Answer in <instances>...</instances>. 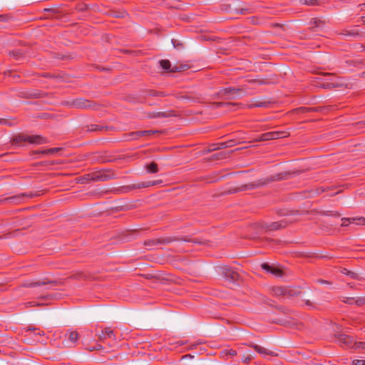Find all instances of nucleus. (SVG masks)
Segmentation results:
<instances>
[{"label": "nucleus", "mask_w": 365, "mask_h": 365, "mask_svg": "<svg viewBox=\"0 0 365 365\" xmlns=\"http://www.w3.org/2000/svg\"><path fill=\"white\" fill-rule=\"evenodd\" d=\"M245 345L254 349L258 354L263 355V356H277V354L274 353V351H269L268 349H265L264 347H262L261 346L255 344L252 342H250L248 344H245Z\"/></svg>", "instance_id": "13"}, {"label": "nucleus", "mask_w": 365, "mask_h": 365, "mask_svg": "<svg viewBox=\"0 0 365 365\" xmlns=\"http://www.w3.org/2000/svg\"><path fill=\"white\" fill-rule=\"evenodd\" d=\"M269 104H270V102L267 101H256L255 103L248 104L247 106L248 108H257V107L266 108V107H268Z\"/></svg>", "instance_id": "25"}, {"label": "nucleus", "mask_w": 365, "mask_h": 365, "mask_svg": "<svg viewBox=\"0 0 365 365\" xmlns=\"http://www.w3.org/2000/svg\"><path fill=\"white\" fill-rule=\"evenodd\" d=\"M146 170L150 173H157L158 172V165L156 163L152 162L145 167Z\"/></svg>", "instance_id": "31"}, {"label": "nucleus", "mask_w": 365, "mask_h": 365, "mask_svg": "<svg viewBox=\"0 0 365 365\" xmlns=\"http://www.w3.org/2000/svg\"><path fill=\"white\" fill-rule=\"evenodd\" d=\"M309 112H322L325 110H328V108L327 107H309Z\"/></svg>", "instance_id": "42"}, {"label": "nucleus", "mask_w": 365, "mask_h": 365, "mask_svg": "<svg viewBox=\"0 0 365 365\" xmlns=\"http://www.w3.org/2000/svg\"><path fill=\"white\" fill-rule=\"evenodd\" d=\"M221 274L231 282H238L240 279V274L229 266H223L220 268Z\"/></svg>", "instance_id": "8"}, {"label": "nucleus", "mask_w": 365, "mask_h": 365, "mask_svg": "<svg viewBox=\"0 0 365 365\" xmlns=\"http://www.w3.org/2000/svg\"><path fill=\"white\" fill-rule=\"evenodd\" d=\"M61 283L59 281L56 280H49L48 279H43L42 280H39L38 282H33L29 283H24L22 287H34L38 286H43L46 284H52L54 286L60 285Z\"/></svg>", "instance_id": "12"}, {"label": "nucleus", "mask_w": 365, "mask_h": 365, "mask_svg": "<svg viewBox=\"0 0 365 365\" xmlns=\"http://www.w3.org/2000/svg\"><path fill=\"white\" fill-rule=\"evenodd\" d=\"M171 94H170V93H167L163 92V91H158V96L165 97V96H169Z\"/></svg>", "instance_id": "59"}, {"label": "nucleus", "mask_w": 365, "mask_h": 365, "mask_svg": "<svg viewBox=\"0 0 365 365\" xmlns=\"http://www.w3.org/2000/svg\"><path fill=\"white\" fill-rule=\"evenodd\" d=\"M34 196H35V195H34L32 193H21V194L16 195H14L11 197H5L4 199H1V200H0V202L1 203L8 202V203L17 205V204L21 203L25 197L31 198Z\"/></svg>", "instance_id": "9"}, {"label": "nucleus", "mask_w": 365, "mask_h": 365, "mask_svg": "<svg viewBox=\"0 0 365 365\" xmlns=\"http://www.w3.org/2000/svg\"><path fill=\"white\" fill-rule=\"evenodd\" d=\"M250 82L257 83L258 84H261V85L268 83V81L265 79H252V80H250Z\"/></svg>", "instance_id": "50"}, {"label": "nucleus", "mask_w": 365, "mask_h": 365, "mask_svg": "<svg viewBox=\"0 0 365 365\" xmlns=\"http://www.w3.org/2000/svg\"><path fill=\"white\" fill-rule=\"evenodd\" d=\"M172 116H178V114L174 110H168L164 112L152 113L149 114V117L152 118H169Z\"/></svg>", "instance_id": "16"}, {"label": "nucleus", "mask_w": 365, "mask_h": 365, "mask_svg": "<svg viewBox=\"0 0 365 365\" xmlns=\"http://www.w3.org/2000/svg\"><path fill=\"white\" fill-rule=\"evenodd\" d=\"M190 68V66L187 64H178L175 65L172 67L170 69V72L175 73V72H180L187 70Z\"/></svg>", "instance_id": "28"}, {"label": "nucleus", "mask_w": 365, "mask_h": 365, "mask_svg": "<svg viewBox=\"0 0 365 365\" xmlns=\"http://www.w3.org/2000/svg\"><path fill=\"white\" fill-rule=\"evenodd\" d=\"M341 272L342 274H346V275L350 277V278H351V279H359V275H358L357 273H355L354 272L348 270L346 268L341 269Z\"/></svg>", "instance_id": "32"}, {"label": "nucleus", "mask_w": 365, "mask_h": 365, "mask_svg": "<svg viewBox=\"0 0 365 365\" xmlns=\"http://www.w3.org/2000/svg\"><path fill=\"white\" fill-rule=\"evenodd\" d=\"M70 278L76 280H90L92 279V277L90 274L84 272H77L71 275Z\"/></svg>", "instance_id": "20"}, {"label": "nucleus", "mask_w": 365, "mask_h": 365, "mask_svg": "<svg viewBox=\"0 0 365 365\" xmlns=\"http://www.w3.org/2000/svg\"><path fill=\"white\" fill-rule=\"evenodd\" d=\"M342 227H346L349 224L365 225L364 217H344L341 219Z\"/></svg>", "instance_id": "14"}, {"label": "nucleus", "mask_w": 365, "mask_h": 365, "mask_svg": "<svg viewBox=\"0 0 365 365\" xmlns=\"http://www.w3.org/2000/svg\"><path fill=\"white\" fill-rule=\"evenodd\" d=\"M285 296L288 297H296L301 293V291L299 287H285Z\"/></svg>", "instance_id": "23"}, {"label": "nucleus", "mask_w": 365, "mask_h": 365, "mask_svg": "<svg viewBox=\"0 0 365 365\" xmlns=\"http://www.w3.org/2000/svg\"><path fill=\"white\" fill-rule=\"evenodd\" d=\"M317 282L324 284H331V282L324 279H318Z\"/></svg>", "instance_id": "62"}, {"label": "nucleus", "mask_w": 365, "mask_h": 365, "mask_svg": "<svg viewBox=\"0 0 365 365\" xmlns=\"http://www.w3.org/2000/svg\"><path fill=\"white\" fill-rule=\"evenodd\" d=\"M261 267L264 270H265L268 272H270L275 276H282V271L278 267L271 266L267 263L262 264Z\"/></svg>", "instance_id": "17"}, {"label": "nucleus", "mask_w": 365, "mask_h": 365, "mask_svg": "<svg viewBox=\"0 0 365 365\" xmlns=\"http://www.w3.org/2000/svg\"><path fill=\"white\" fill-rule=\"evenodd\" d=\"M326 215H332L336 217H339L340 216V214L337 212H332V211H327L325 212Z\"/></svg>", "instance_id": "52"}, {"label": "nucleus", "mask_w": 365, "mask_h": 365, "mask_svg": "<svg viewBox=\"0 0 365 365\" xmlns=\"http://www.w3.org/2000/svg\"><path fill=\"white\" fill-rule=\"evenodd\" d=\"M91 161L93 163L98 162V163H103L107 162L108 160L103 155L93 154V156L92 157Z\"/></svg>", "instance_id": "34"}, {"label": "nucleus", "mask_w": 365, "mask_h": 365, "mask_svg": "<svg viewBox=\"0 0 365 365\" xmlns=\"http://www.w3.org/2000/svg\"><path fill=\"white\" fill-rule=\"evenodd\" d=\"M125 140H136L141 138L140 131L130 132L123 135Z\"/></svg>", "instance_id": "24"}, {"label": "nucleus", "mask_w": 365, "mask_h": 365, "mask_svg": "<svg viewBox=\"0 0 365 365\" xmlns=\"http://www.w3.org/2000/svg\"><path fill=\"white\" fill-rule=\"evenodd\" d=\"M21 96L27 98H38L42 97V94L40 91L26 92L22 93V95Z\"/></svg>", "instance_id": "29"}, {"label": "nucleus", "mask_w": 365, "mask_h": 365, "mask_svg": "<svg viewBox=\"0 0 365 365\" xmlns=\"http://www.w3.org/2000/svg\"><path fill=\"white\" fill-rule=\"evenodd\" d=\"M354 304L357 306L365 305V297H359L355 298Z\"/></svg>", "instance_id": "40"}, {"label": "nucleus", "mask_w": 365, "mask_h": 365, "mask_svg": "<svg viewBox=\"0 0 365 365\" xmlns=\"http://www.w3.org/2000/svg\"><path fill=\"white\" fill-rule=\"evenodd\" d=\"M35 334L39 335V336H43L45 334L43 331L40 330L38 328V330H36V331H34Z\"/></svg>", "instance_id": "63"}, {"label": "nucleus", "mask_w": 365, "mask_h": 365, "mask_svg": "<svg viewBox=\"0 0 365 365\" xmlns=\"http://www.w3.org/2000/svg\"><path fill=\"white\" fill-rule=\"evenodd\" d=\"M162 182H163V181L161 180L147 181V182H140L138 183H133V184L129 185L125 187V189L128 191L133 190H139V189L149 187L150 186H155V185H159Z\"/></svg>", "instance_id": "10"}, {"label": "nucleus", "mask_w": 365, "mask_h": 365, "mask_svg": "<svg viewBox=\"0 0 365 365\" xmlns=\"http://www.w3.org/2000/svg\"><path fill=\"white\" fill-rule=\"evenodd\" d=\"M66 105L70 107L75 108L76 109H97L98 105L91 101H88L86 99L79 98L73 100L70 103H67Z\"/></svg>", "instance_id": "4"}, {"label": "nucleus", "mask_w": 365, "mask_h": 365, "mask_svg": "<svg viewBox=\"0 0 365 365\" xmlns=\"http://www.w3.org/2000/svg\"><path fill=\"white\" fill-rule=\"evenodd\" d=\"M8 19H9L8 15H5V14L0 15V21H6L8 20Z\"/></svg>", "instance_id": "60"}, {"label": "nucleus", "mask_w": 365, "mask_h": 365, "mask_svg": "<svg viewBox=\"0 0 365 365\" xmlns=\"http://www.w3.org/2000/svg\"><path fill=\"white\" fill-rule=\"evenodd\" d=\"M356 349H365V342H359V343H356Z\"/></svg>", "instance_id": "58"}, {"label": "nucleus", "mask_w": 365, "mask_h": 365, "mask_svg": "<svg viewBox=\"0 0 365 365\" xmlns=\"http://www.w3.org/2000/svg\"><path fill=\"white\" fill-rule=\"evenodd\" d=\"M332 189H333V187H326L324 188H320L319 190H318V193L320 194L322 192H327Z\"/></svg>", "instance_id": "57"}, {"label": "nucleus", "mask_w": 365, "mask_h": 365, "mask_svg": "<svg viewBox=\"0 0 365 365\" xmlns=\"http://www.w3.org/2000/svg\"><path fill=\"white\" fill-rule=\"evenodd\" d=\"M225 351L227 355H230V356H236L237 355V351L234 349H230L228 351L226 350Z\"/></svg>", "instance_id": "56"}, {"label": "nucleus", "mask_w": 365, "mask_h": 365, "mask_svg": "<svg viewBox=\"0 0 365 365\" xmlns=\"http://www.w3.org/2000/svg\"><path fill=\"white\" fill-rule=\"evenodd\" d=\"M289 133L285 131H272L262 134L259 137L255 138L254 142L267 141L269 140L279 139L289 136Z\"/></svg>", "instance_id": "5"}, {"label": "nucleus", "mask_w": 365, "mask_h": 365, "mask_svg": "<svg viewBox=\"0 0 365 365\" xmlns=\"http://www.w3.org/2000/svg\"><path fill=\"white\" fill-rule=\"evenodd\" d=\"M62 150L61 148H49L46 149V154H54Z\"/></svg>", "instance_id": "46"}, {"label": "nucleus", "mask_w": 365, "mask_h": 365, "mask_svg": "<svg viewBox=\"0 0 365 365\" xmlns=\"http://www.w3.org/2000/svg\"><path fill=\"white\" fill-rule=\"evenodd\" d=\"M334 337L337 339L341 346L346 349L356 348V342L354 338L344 334H336Z\"/></svg>", "instance_id": "6"}, {"label": "nucleus", "mask_w": 365, "mask_h": 365, "mask_svg": "<svg viewBox=\"0 0 365 365\" xmlns=\"http://www.w3.org/2000/svg\"><path fill=\"white\" fill-rule=\"evenodd\" d=\"M148 96H158V91L155 90H149L148 91Z\"/></svg>", "instance_id": "55"}, {"label": "nucleus", "mask_w": 365, "mask_h": 365, "mask_svg": "<svg viewBox=\"0 0 365 365\" xmlns=\"http://www.w3.org/2000/svg\"><path fill=\"white\" fill-rule=\"evenodd\" d=\"M238 143L235 139L229 140L225 142L218 143L220 149H224L227 148H231L235 145H237Z\"/></svg>", "instance_id": "26"}, {"label": "nucleus", "mask_w": 365, "mask_h": 365, "mask_svg": "<svg viewBox=\"0 0 365 365\" xmlns=\"http://www.w3.org/2000/svg\"><path fill=\"white\" fill-rule=\"evenodd\" d=\"M252 359H253V357L252 355H248L247 356L245 357L242 359V362L244 364H249L252 361Z\"/></svg>", "instance_id": "53"}, {"label": "nucleus", "mask_w": 365, "mask_h": 365, "mask_svg": "<svg viewBox=\"0 0 365 365\" xmlns=\"http://www.w3.org/2000/svg\"><path fill=\"white\" fill-rule=\"evenodd\" d=\"M309 107H299L295 109L297 113H306L309 112Z\"/></svg>", "instance_id": "47"}, {"label": "nucleus", "mask_w": 365, "mask_h": 365, "mask_svg": "<svg viewBox=\"0 0 365 365\" xmlns=\"http://www.w3.org/2000/svg\"><path fill=\"white\" fill-rule=\"evenodd\" d=\"M227 154L225 153H219L213 155V159H222L226 158Z\"/></svg>", "instance_id": "51"}, {"label": "nucleus", "mask_w": 365, "mask_h": 365, "mask_svg": "<svg viewBox=\"0 0 365 365\" xmlns=\"http://www.w3.org/2000/svg\"><path fill=\"white\" fill-rule=\"evenodd\" d=\"M300 2L307 6H317L319 4L318 0H300Z\"/></svg>", "instance_id": "39"}, {"label": "nucleus", "mask_w": 365, "mask_h": 365, "mask_svg": "<svg viewBox=\"0 0 365 365\" xmlns=\"http://www.w3.org/2000/svg\"><path fill=\"white\" fill-rule=\"evenodd\" d=\"M9 54L11 56H14L16 59L19 60L23 56L24 53L21 51V50L19 49L11 51Z\"/></svg>", "instance_id": "37"}, {"label": "nucleus", "mask_w": 365, "mask_h": 365, "mask_svg": "<svg viewBox=\"0 0 365 365\" xmlns=\"http://www.w3.org/2000/svg\"><path fill=\"white\" fill-rule=\"evenodd\" d=\"M326 24V21L323 19L314 18L312 19L309 23V30L315 31L316 29H322Z\"/></svg>", "instance_id": "15"}, {"label": "nucleus", "mask_w": 365, "mask_h": 365, "mask_svg": "<svg viewBox=\"0 0 365 365\" xmlns=\"http://www.w3.org/2000/svg\"><path fill=\"white\" fill-rule=\"evenodd\" d=\"M241 91H242V89L240 88L229 87V88H225L221 89L219 91V95H220V96H230V95L232 96V95L238 94Z\"/></svg>", "instance_id": "19"}, {"label": "nucleus", "mask_w": 365, "mask_h": 365, "mask_svg": "<svg viewBox=\"0 0 365 365\" xmlns=\"http://www.w3.org/2000/svg\"><path fill=\"white\" fill-rule=\"evenodd\" d=\"M36 330H38V328L34 327H32V326H29L28 328L26 330V332H28V331H36Z\"/></svg>", "instance_id": "61"}, {"label": "nucleus", "mask_w": 365, "mask_h": 365, "mask_svg": "<svg viewBox=\"0 0 365 365\" xmlns=\"http://www.w3.org/2000/svg\"><path fill=\"white\" fill-rule=\"evenodd\" d=\"M355 297H343L341 301L348 304H354Z\"/></svg>", "instance_id": "45"}, {"label": "nucleus", "mask_w": 365, "mask_h": 365, "mask_svg": "<svg viewBox=\"0 0 365 365\" xmlns=\"http://www.w3.org/2000/svg\"><path fill=\"white\" fill-rule=\"evenodd\" d=\"M287 226V222L284 220L279 222H274L265 225V228L269 231L277 230L281 228H284Z\"/></svg>", "instance_id": "18"}, {"label": "nucleus", "mask_w": 365, "mask_h": 365, "mask_svg": "<svg viewBox=\"0 0 365 365\" xmlns=\"http://www.w3.org/2000/svg\"><path fill=\"white\" fill-rule=\"evenodd\" d=\"M354 365H365V360L356 359L353 361Z\"/></svg>", "instance_id": "54"}, {"label": "nucleus", "mask_w": 365, "mask_h": 365, "mask_svg": "<svg viewBox=\"0 0 365 365\" xmlns=\"http://www.w3.org/2000/svg\"><path fill=\"white\" fill-rule=\"evenodd\" d=\"M339 84L333 82H328L323 85L324 88H336L339 87Z\"/></svg>", "instance_id": "48"}, {"label": "nucleus", "mask_w": 365, "mask_h": 365, "mask_svg": "<svg viewBox=\"0 0 365 365\" xmlns=\"http://www.w3.org/2000/svg\"><path fill=\"white\" fill-rule=\"evenodd\" d=\"M144 245L148 247H152L154 246L158 245V240L154 239V240H147L144 241Z\"/></svg>", "instance_id": "36"}, {"label": "nucleus", "mask_w": 365, "mask_h": 365, "mask_svg": "<svg viewBox=\"0 0 365 365\" xmlns=\"http://www.w3.org/2000/svg\"><path fill=\"white\" fill-rule=\"evenodd\" d=\"M87 181H107L116 178L115 173L110 169L101 170L85 175Z\"/></svg>", "instance_id": "3"}, {"label": "nucleus", "mask_w": 365, "mask_h": 365, "mask_svg": "<svg viewBox=\"0 0 365 365\" xmlns=\"http://www.w3.org/2000/svg\"><path fill=\"white\" fill-rule=\"evenodd\" d=\"M29 143L31 144H44L47 143L46 138L41 136V135H27L23 134H19L14 136L11 140V143L13 145H24V143Z\"/></svg>", "instance_id": "2"}, {"label": "nucleus", "mask_w": 365, "mask_h": 365, "mask_svg": "<svg viewBox=\"0 0 365 365\" xmlns=\"http://www.w3.org/2000/svg\"><path fill=\"white\" fill-rule=\"evenodd\" d=\"M178 98H185L194 103H200L202 96L200 94H189L185 96H178Z\"/></svg>", "instance_id": "22"}, {"label": "nucleus", "mask_w": 365, "mask_h": 365, "mask_svg": "<svg viewBox=\"0 0 365 365\" xmlns=\"http://www.w3.org/2000/svg\"><path fill=\"white\" fill-rule=\"evenodd\" d=\"M88 128V130L89 131H96V130H101V128L99 127V125H94V124H92V125H88L87 126Z\"/></svg>", "instance_id": "49"}, {"label": "nucleus", "mask_w": 365, "mask_h": 365, "mask_svg": "<svg viewBox=\"0 0 365 365\" xmlns=\"http://www.w3.org/2000/svg\"><path fill=\"white\" fill-rule=\"evenodd\" d=\"M160 131L158 130H142L140 131L141 137L143 136H149L155 133H159Z\"/></svg>", "instance_id": "41"}, {"label": "nucleus", "mask_w": 365, "mask_h": 365, "mask_svg": "<svg viewBox=\"0 0 365 365\" xmlns=\"http://www.w3.org/2000/svg\"><path fill=\"white\" fill-rule=\"evenodd\" d=\"M274 295L275 296H283L285 297V287H274L272 289Z\"/></svg>", "instance_id": "30"}, {"label": "nucleus", "mask_w": 365, "mask_h": 365, "mask_svg": "<svg viewBox=\"0 0 365 365\" xmlns=\"http://www.w3.org/2000/svg\"><path fill=\"white\" fill-rule=\"evenodd\" d=\"M339 34L342 35V36H350V37H354V38L360 36V33L356 29H352V30L344 29Z\"/></svg>", "instance_id": "27"}, {"label": "nucleus", "mask_w": 365, "mask_h": 365, "mask_svg": "<svg viewBox=\"0 0 365 365\" xmlns=\"http://www.w3.org/2000/svg\"><path fill=\"white\" fill-rule=\"evenodd\" d=\"M103 349V346L99 344H96L94 346V349L96 351H100V350H102Z\"/></svg>", "instance_id": "64"}, {"label": "nucleus", "mask_w": 365, "mask_h": 365, "mask_svg": "<svg viewBox=\"0 0 365 365\" xmlns=\"http://www.w3.org/2000/svg\"><path fill=\"white\" fill-rule=\"evenodd\" d=\"M68 340L71 344V346H75L79 339V334L76 331H68L66 334Z\"/></svg>", "instance_id": "21"}, {"label": "nucleus", "mask_w": 365, "mask_h": 365, "mask_svg": "<svg viewBox=\"0 0 365 365\" xmlns=\"http://www.w3.org/2000/svg\"><path fill=\"white\" fill-rule=\"evenodd\" d=\"M159 63L163 69L169 71L170 72L172 67L169 60H161L160 61Z\"/></svg>", "instance_id": "35"}, {"label": "nucleus", "mask_w": 365, "mask_h": 365, "mask_svg": "<svg viewBox=\"0 0 365 365\" xmlns=\"http://www.w3.org/2000/svg\"><path fill=\"white\" fill-rule=\"evenodd\" d=\"M172 43L177 49H182L183 48V44L177 39H172Z\"/></svg>", "instance_id": "43"}, {"label": "nucleus", "mask_w": 365, "mask_h": 365, "mask_svg": "<svg viewBox=\"0 0 365 365\" xmlns=\"http://www.w3.org/2000/svg\"><path fill=\"white\" fill-rule=\"evenodd\" d=\"M220 150V147H219L218 143H213V144H211L208 147L207 150H204L203 153H210V152H212V151H215V150Z\"/></svg>", "instance_id": "38"}, {"label": "nucleus", "mask_w": 365, "mask_h": 365, "mask_svg": "<svg viewBox=\"0 0 365 365\" xmlns=\"http://www.w3.org/2000/svg\"><path fill=\"white\" fill-rule=\"evenodd\" d=\"M239 104L238 103H223V102H214L212 103V106L217 108H220L222 106H227V107H230V106H233V107H235V106H237Z\"/></svg>", "instance_id": "33"}, {"label": "nucleus", "mask_w": 365, "mask_h": 365, "mask_svg": "<svg viewBox=\"0 0 365 365\" xmlns=\"http://www.w3.org/2000/svg\"><path fill=\"white\" fill-rule=\"evenodd\" d=\"M98 341L105 343L107 339H112L113 341H116V336L110 327H107L102 329L101 333L97 334Z\"/></svg>", "instance_id": "11"}, {"label": "nucleus", "mask_w": 365, "mask_h": 365, "mask_svg": "<svg viewBox=\"0 0 365 365\" xmlns=\"http://www.w3.org/2000/svg\"><path fill=\"white\" fill-rule=\"evenodd\" d=\"M236 11L237 14H247L252 13L251 9L249 8L237 9Z\"/></svg>", "instance_id": "44"}, {"label": "nucleus", "mask_w": 365, "mask_h": 365, "mask_svg": "<svg viewBox=\"0 0 365 365\" xmlns=\"http://www.w3.org/2000/svg\"><path fill=\"white\" fill-rule=\"evenodd\" d=\"M292 175L289 172H282L277 174H273L269 175L267 178H263L261 179H259L256 181L249 182L245 185H242V186L235 188L234 190H230L228 191H225V194H231V193H235L240 191H244L247 190H255L259 187H261L264 185H266L274 181H279L286 180Z\"/></svg>", "instance_id": "1"}, {"label": "nucleus", "mask_w": 365, "mask_h": 365, "mask_svg": "<svg viewBox=\"0 0 365 365\" xmlns=\"http://www.w3.org/2000/svg\"><path fill=\"white\" fill-rule=\"evenodd\" d=\"M158 245H168L171 242H176V241H184V242H193L195 244H202V242L198 240H192L189 238L187 236L178 237H162L158 238Z\"/></svg>", "instance_id": "7"}]
</instances>
